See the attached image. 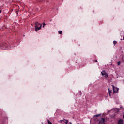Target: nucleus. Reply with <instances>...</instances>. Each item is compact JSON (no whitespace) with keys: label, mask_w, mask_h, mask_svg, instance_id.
Listing matches in <instances>:
<instances>
[{"label":"nucleus","mask_w":124,"mask_h":124,"mask_svg":"<svg viewBox=\"0 0 124 124\" xmlns=\"http://www.w3.org/2000/svg\"><path fill=\"white\" fill-rule=\"evenodd\" d=\"M35 31H37L40 30L42 27V25L38 23V22H36L35 23Z\"/></svg>","instance_id":"obj_1"},{"label":"nucleus","mask_w":124,"mask_h":124,"mask_svg":"<svg viewBox=\"0 0 124 124\" xmlns=\"http://www.w3.org/2000/svg\"><path fill=\"white\" fill-rule=\"evenodd\" d=\"M1 47L2 48H3V49L4 50H5L6 49H9V47H10V46L7 45V44H4L3 45H2V46H1Z\"/></svg>","instance_id":"obj_2"},{"label":"nucleus","mask_w":124,"mask_h":124,"mask_svg":"<svg viewBox=\"0 0 124 124\" xmlns=\"http://www.w3.org/2000/svg\"><path fill=\"white\" fill-rule=\"evenodd\" d=\"M101 73L103 76H104L105 75V77L106 78H107V77L109 76V75L107 74L106 72H105V71H102V72H101Z\"/></svg>","instance_id":"obj_3"},{"label":"nucleus","mask_w":124,"mask_h":124,"mask_svg":"<svg viewBox=\"0 0 124 124\" xmlns=\"http://www.w3.org/2000/svg\"><path fill=\"white\" fill-rule=\"evenodd\" d=\"M105 123V119H104L103 118H102L101 119V120L99 121V122L98 124H104Z\"/></svg>","instance_id":"obj_4"},{"label":"nucleus","mask_w":124,"mask_h":124,"mask_svg":"<svg viewBox=\"0 0 124 124\" xmlns=\"http://www.w3.org/2000/svg\"><path fill=\"white\" fill-rule=\"evenodd\" d=\"M112 88L114 93H118V91H119V88L115 87L114 85H112Z\"/></svg>","instance_id":"obj_5"},{"label":"nucleus","mask_w":124,"mask_h":124,"mask_svg":"<svg viewBox=\"0 0 124 124\" xmlns=\"http://www.w3.org/2000/svg\"><path fill=\"white\" fill-rule=\"evenodd\" d=\"M124 124V121H123V120L120 119L118 121V124Z\"/></svg>","instance_id":"obj_6"},{"label":"nucleus","mask_w":124,"mask_h":124,"mask_svg":"<svg viewBox=\"0 0 124 124\" xmlns=\"http://www.w3.org/2000/svg\"><path fill=\"white\" fill-rule=\"evenodd\" d=\"M64 120L66 121V122L64 121V123H65V124H68V120H66V119H64Z\"/></svg>","instance_id":"obj_7"},{"label":"nucleus","mask_w":124,"mask_h":124,"mask_svg":"<svg viewBox=\"0 0 124 124\" xmlns=\"http://www.w3.org/2000/svg\"><path fill=\"white\" fill-rule=\"evenodd\" d=\"M108 93L110 96H111V93H112V90H110V89H108Z\"/></svg>","instance_id":"obj_8"},{"label":"nucleus","mask_w":124,"mask_h":124,"mask_svg":"<svg viewBox=\"0 0 124 124\" xmlns=\"http://www.w3.org/2000/svg\"><path fill=\"white\" fill-rule=\"evenodd\" d=\"M94 117H100V114H96L94 116Z\"/></svg>","instance_id":"obj_9"},{"label":"nucleus","mask_w":124,"mask_h":124,"mask_svg":"<svg viewBox=\"0 0 124 124\" xmlns=\"http://www.w3.org/2000/svg\"><path fill=\"white\" fill-rule=\"evenodd\" d=\"M113 44H114V46H115V45H116V44H117V41H113Z\"/></svg>","instance_id":"obj_10"},{"label":"nucleus","mask_w":124,"mask_h":124,"mask_svg":"<svg viewBox=\"0 0 124 124\" xmlns=\"http://www.w3.org/2000/svg\"><path fill=\"white\" fill-rule=\"evenodd\" d=\"M120 64H121V62L120 61H118L117 62V65H120Z\"/></svg>","instance_id":"obj_11"},{"label":"nucleus","mask_w":124,"mask_h":124,"mask_svg":"<svg viewBox=\"0 0 124 124\" xmlns=\"http://www.w3.org/2000/svg\"><path fill=\"white\" fill-rule=\"evenodd\" d=\"M58 33H59V34H62V31H59L58 32Z\"/></svg>","instance_id":"obj_12"},{"label":"nucleus","mask_w":124,"mask_h":124,"mask_svg":"<svg viewBox=\"0 0 124 124\" xmlns=\"http://www.w3.org/2000/svg\"><path fill=\"white\" fill-rule=\"evenodd\" d=\"M48 124H52V122H49V120H48Z\"/></svg>","instance_id":"obj_13"},{"label":"nucleus","mask_w":124,"mask_h":124,"mask_svg":"<svg viewBox=\"0 0 124 124\" xmlns=\"http://www.w3.org/2000/svg\"><path fill=\"white\" fill-rule=\"evenodd\" d=\"M45 25H46L45 23L43 24V28H44V26H45Z\"/></svg>","instance_id":"obj_14"},{"label":"nucleus","mask_w":124,"mask_h":124,"mask_svg":"<svg viewBox=\"0 0 124 124\" xmlns=\"http://www.w3.org/2000/svg\"><path fill=\"white\" fill-rule=\"evenodd\" d=\"M123 40H124V35L123 36Z\"/></svg>","instance_id":"obj_15"},{"label":"nucleus","mask_w":124,"mask_h":124,"mask_svg":"<svg viewBox=\"0 0 124 124\" xmlns=\"http://www.w3.org/2000/svg\"><path fill=\"white\" fill-rule=\"evenodd\" d=\"M95 62H97V60H95Z\"/></svg>","instance_id":"obj_16"},{"label":"nucleus","mask_w":124,"mask_h":124,"mask_svg":"<svg viewBox=\"0 0 124 124\" xmlns=\"http://www.w3.org/2000/svg\"><path fill=\"white\" fill-rule=\"evenodd\" d=\"M69 124H72V123L69 122Z\"/></svg>","instance_id":"obj_17"},{"label":"nucleus","mask_w":124,"mask_h":124,"mask_svg":"<svg viewBox=\"0 0 124 124\" xmlns=\"http://www.w3.org/2000/svg\"><path fill=\"white\" fill-rule=\"evenodd\" d=\"M0 13H1V10H0Z\"/></svg>","instance_id":"obj_18"},{"label":"nucleus","mask_w":124,"mask_h":124,"mask_svg":"<svg viewBox=\"0 0 124 124\" xmlns=\"http://www.w3.org/2000/svg\"><path fill=\"white\" fill-rule=\"evenodd\" d=\"M61 122H63V120H61Z\"/></svg>","instance_id":"obj_19"},{"label":"nucleus","mask_w":124,"mask_h":124,"mask_svg":"<svg viewBox=\"0 0 124 124\" xmlns=\"http://www.w3.org/2000/svg\"><path fill=\"white\" fill-rule=\"evenodd\" d=\"M123 118L124 119V114L123 115Z\"/></svg>","instance_id":"obj_20"}]
</instances>
